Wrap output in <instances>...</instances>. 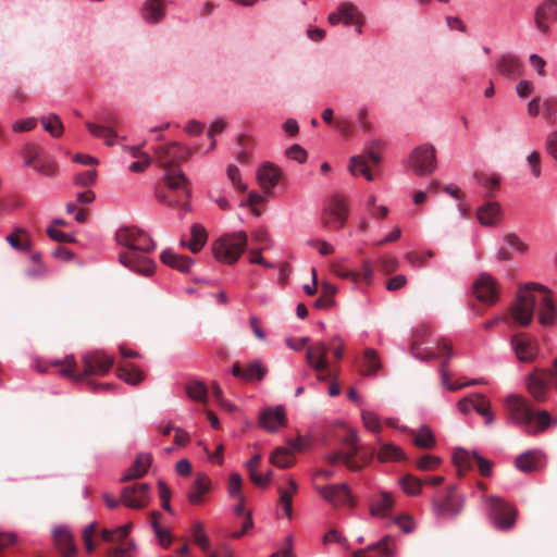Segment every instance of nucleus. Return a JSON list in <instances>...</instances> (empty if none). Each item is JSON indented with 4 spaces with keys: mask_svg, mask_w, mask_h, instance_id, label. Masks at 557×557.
I'll return each instance as SVG.
<instances>
[{
    "mask_svg": "<svg viewBox=\"0 0 557 557\" xmlns=\"http://www.w3.org/2000/svg\"><path fill=\"white\" fill-rule=\"evenodd\" d=\"M370 549L380 557H394L396 554V542L392 535H385L379 542L371 544Z\"/></svg>",
    "mask_w": 557,
    "mask_h": 557,
    "instance_id": "nucleus-41",
    "label": "nucleus"
},
{
    "mask_svg": "<svg viewBox=\"0 0 557 557\" xmlns=\"http://www.w3.org/2000/svg\"><path fill=\"white\" fill-rule=\"evenodd\" d=\"M190 239H182V246L188 248L193 253H198L208 240V233L206 228L198 223H195L190 230Z\"/></svg>",
    "mask_w": 557,
    "mask_h": 557,
    "instance_id": "nucleus-31",
    "label": "nucleus"
},
{
    "mask_svg": "<svg viewBox=\"0 0 557 557\" xmlns=\"http://www.w3.org/2000/svg\"><path fill=\"white\" fill-rule=\"evenodd\" d=\"M441 458L432 455H425L417 461V467L423 471L435 470L441 465Z\"/></svg>",
    "mask_w": 557,
    "mask_h": 557,
    "instance_id": "nucleus-60",
    "label": "nucleus"
},
{
    "mask_svg": "<svg viewBox=\"0 0 557 557\" xmlns=\"http://www.w3.org/2000/svg\"><path fill=\"white\" fill-rule=\"evenodd\" d=\"M149 490L150 487L147 483L125 486L121 492L122 503L132 509H143L150 500Z\"/></svg>",
    "mask_w": 557,
    "mask_h": 557,
    "instance_id": "nucleus-17",
    "label": "nucleus"
},
{
    "mask_svg": "<svg viewBox=\"0 0 557 557\" xmlns=\"http://www.w3.org/2000/svg\"><path fill=\"white\" fill-rule=\"evenodd\" d=\"M268 370L260 361H252L243 367L240 363H234L232 374L246 382L261 381Z\"/></svg>",
    "mask_w": 557,
    "mask_h": 557,
    "instance_id": "nucleus-21",
    "label": "nucleus"
},
{
    "mask_svg": "<svg viewBox=\"0 0 557 557\" xmlns=\"http://www.w3.org/2000/svg\"><path fill=\"white\" fill-rule=\"evenodd\" d=\"M474 177L479 184L491 191L497 189L500 183V178L498 176H487L483 173H475ZM490 196H492V193H490Z\"/></svg>",
    "mask_w": 557,
    "mask_h": 557,
    "instance_id": "nucleus-57",
    "label": "nucleus"
},
{
    "mask_svg": "<svg viewBox=\"0 0 557 557\" xmlns=\"http://www.w3.org/2000/svg\"><path fill=\"white\" fill-rule=\"evenodd\" d=\"M339 13L341 16L343 17V23H345L346 25L359 23V12L352 4L342 3L339 5Z\"/></svg>",
    "mask_w": 557,
    "mask_h": 557,
    "instance_id": "nucleus-53",
    "label": "nucleus"
},
{
    "mask_svg": "<svg viewBox=\"0 0 557 557\" xmlns=\"http://www.w3.org/2000/svg\"><path fill=\"white\" fill-rule=\"evenodd\" d=\"M159 512H152V527L162 546L169 547L171 544L170 534L162 530L158 523Z\"/></svg>",
    "mask_w": 557,
    "mask_h": 557,
    "instance_id": "nucleus-58",
    "label": "nucleus"
},
{
    "mask_svg": "<svg viewBox=\"0 0 557 557\" xmlns=\"http://www.w3.org/2000/svg\"><path fill=\"white\" fill-rule=\"evenodd\" d=\"M270 462L275 467L286 469L294 466L295 456L290 449L286 447H277L272 451Z\"/></svg>",
    "mask_w": 557,
    "mask_h": 557,
    "instance_id": "nucleus-36",
    "label": "nucleus"
},
{
    "mask_svg": "<svg viewBox=\"0 0 557 557\" xmlns=\"http://www.w3.org/2000/svg\"><path fill=\"white\" fill-rule=\"evenodd\" d=\"M226 172L232 185L239 191H246L247 186L242 182L238 168L234 164H230Z\"/></svg>",
    "mask_w": 557,
    "mask_h": 557,
    "instance_id": "nucleus-56",
    "label": "nucleus"
},
{
    "mask_svg": "<svg viewBox=\"0 0 557 557\" xmlns=\"http://www.w3.org/2000/svg\"><path fill=\"white\" fill-rule=\"evenodd\" d=\"M185 389L187 395L196 401L206 403L208 399V388L203 382H188L185 386Z\"/></svg>",
    "mask_w": 557,
    "mask_h": 557,
    "instance_id": "nucleus-46",
    "label": "nucleus"
},
{
    "mask_svg": "<svg viewBox=\"0 0 557 557\" xmlns=\"http://www.w3.org/2000/svg\"><path fill=\"white\" fill-rule=\"evenodd\" d=\"M160 259L164 264L183 273L188 272L194 263L191 258L174 253L169 249L161 252Z\"/></svg>",
    "mask_w": 557,
    "mask_h": 557,
    "instance_id": "nucleus-32",
    "label": "nucleus"
},
{
    "mask_svg": "<svg viewBox=\"0 0 557 557\" xmlns=\"http://www.w3.org/2000/svg\"><path fill=\"white\" fill-rule=\"evenodd\" d=\"M141 15L148 23L161 22L165 16V0H146L143 4Z\"/></svg>",
    "mask_w": 557,
    "mask_h": 557,
    "instance_id": "nucleus-30",
    "label": "nucleus"
},
{
    "mask_svg": "<svg viewBox=\"0 0 557 557\" xmlns=\"http://www.w3.org/2000/svg\"><path fill=\"white\" fill-rule=\"evenodd\" d=\"M487 510L495 527L499 530H509L516 521V511L497 496L486 498Z\"/></svg>",
    "mask_w": 557,
    "mask_h": 557,
    "instance_id": "nucleus-9",
    "label": "nucleus"
},
{
    "mask_svg": "<svg viewBox=\"0 0 557 557\" xmlns=\"http://www.w3.org/2000/svg\"><path fill=\"white\" fill-rule=\"evenodd\" d=\"M498 73L507 78H516L522 74V64L512 54H504L496 62Z\"/></svg>",
    "mask_w": 557,
    "mask_h": 557,
    "instance_id": "nucleus-28",
    "label": "nucleus"
},
{
    "mask_svg": "<svg viewBox=\"0 0 557 557\" xmlns=\"http://www.w3.org/2000/svg\"><path fill=\"white\" fill-rule=\"evenodd\" d=\"M297 491H298V485H297L296 481L292 478L287 479V487H283V486L278 487L280 503L283 507L285 515L288 517V519H292V517H293L292 500H293V496L297 493Z\"/></svg>",
    "mask_w": 557,
    "mask_h": 557,
    "instance_id": "nucleus-34",
    "label": "nucleus"
},
{
    "mask_svg": "<svg viewBox=\"0 0 557 557\" xmlns=\"http://www.w3.org/2000/svg\"><path fill=\"white\" fill-rule=\"evenodd\" d=\"M156 162L164 171V181L172 189H180L188 183L180 162H186L193 154L189 147L177 141L158 146L153 149Z\"/></svg>",
    "mask_w": 557,
    "mask_h": 557,
    "instance_id": "nucleus-3",
    "label": "nucleus"
},
{
    "mask_svg": "<svg viewBox=\"0 0 557 557\" xmlns=\"http://www.w3.org/2000/svg\"><path fill=\"white\" fill-rule=\"evenodd\" d=\"M34 170L41 175L53 176L58 172V165L52 158L42 154L36 165H34Z\"/></svg>",
    "mask_w": 557,
    "mask_h": 557,
    "instance_id": "nucleus-51",
    "label": "nucleus"
},
{
    "mask_svg": "<svg viewBox=\"0 0 557 557\" xmlns=\"http://www.w3.org/2000/svg\"><path fill=\"white\" fill-rule=\"evenodd\" d=\"M53 541L62 557H74L76 554V546L74 544L73 535L67 528L59 527L54 529Z\"/></svg>",
    "mask_w": 557,
    "mask_h": 557,
    "instance_id": "nucleus-25",
    "label": "nucleus"
},
{
    "mask_svg": "<svg viewBox=\"0 0 557 557\" xmlns=\"http://www.w3.org/2000/svg\"><path fill=\"white\" fill-rule=\"evenodd\" d=\"M349 171L354 175H363L368 181L373 180L369 162L364 156H356L350 159Z\"/></svg>",
    "mask_w": 557,
    "mask_h": 557,
    "instance_id": "nucleus-45",
    "label": "nucleus"
},
{
    "mask_svg": "<svg viewBox=\"0 0 557 557\" xmlns=\"http://www.w3.org/2000/svg\"><path fill=\"white\" fill-rule=\"evenodd\" d=\"M404 491L409 495H418L421 492L422 482L418 478L407 474L401 480Z\"/></svg>",
    "mask_w": 557,
    "mask_h": 557,
    "instance_id": "nucleus-54",
    "label": "nucleus"
},
{
    "mask_svg": "<svg viewBox=\"0 0 557 557\" xmlns=\"http://www.w3.org/2000/svg\"><path fill=\"white\" fill-rule=\"evenodd\" d=\"M281 175V169L273 163H264L257 171V180L265 193L274 188Z\"/></svg>",
    "mask_w": 557,
    "mask_h": 557,
    "instance_id": "nucleus-24",
    "label": "nucleus"
},
{
    "mask_svg": "<svg viewBox=\"0 0 557 557\" xmlns=\"http://www.w3.org/2000/svg\"><path fill=\"white\" fill-rule=\"evenodd\" d=\"M473 409L485 418V424L491 425L494 422V414L491 411V404L482 394H474Z\"/></svg>",
    "mask_w": 557,
    "mask_h": 557,
    "instance_id": "nucleus-44",
    "label": "nucleus"
},
{
    "mask_svg": "<svg viewBox=\"0 0 557 557\" xmlns=\"http://www.w3.org/2000/svg\"><path fill=\"white\" fill-rule=\"evenodd\" d=\"M117 375L126 383L136 385L144 380V373L133 363H125L117 368Z\"/></svg>",
    "mask_w": 557,
    "mask_h": 557,
    "instance_id": "nucleus-40",
    "label": "nucleus"
},
{
    "mask_svg": "<svg viewBox=\"0 0 557 557\" xmlns=\"http://www.w3.org/2000/svg\"><path fill=\"white\" fill-rule=\"evenodd\" d=\"M478 220L482 225L494 226L500 222L502 211L498 202L488 201L482 205L476 212Z\"/></svg>",
    "mask_w": 557,
    "mask_h": 557,
    "instance_id": "nucleus-29",
    "label": "nucleus"
},
{
    "mask_svg": "<svg viewBox=\"0 0 557 557\" xmlns=\"http://www.w3.org/2000/svg\"><path fill=\"white\" fill-rule=\"evenodd\" d=\"M433 257V252L432 251H428L425 253H417V252H408L406 255V260L414 268H421L425 264L426 260L429 258H432Z\"/></svg>",
    "mask_w": 557,
    "mask_h": 557,
    "instance_id": "nucleus-62",
    "label": "nucleus"
},
{
    "mask_svg": "<svg viewBox=\"0 0 557 557\" xmlns=\"http://www.w3.org/2000/svg\"><path fill=\"white\" fill-rule=\"evenodd\" d=\"M319 494L327 500L332 506L347 505L354 507L356 502L354 500L350 490L347 484H330L322 487H318Z\"/></svg>",
    "mask_w": 557,
    "mask_h": 557,
    "instance_id": "nucleus-18",
    "label": "nucleus"
},
{
    "mask_svg": "<svg viewBox=\"0 0 557 557\" xmlns=\"http://www.w3.org/2000/svg\"><path fill=\"white\" fill-rule=\"evenodd\" d=\"M97 180V171L88 170L83 173L77 174L74 177V183L82 187H88L95 184Z\"/></svg>",
    "mask_w": 557,
    "mask_h": 557,
    "instance_id": "nucleus-59",
    "label": "nucleus"
},
{
    "mask_svg": "<svg viewBox=\"0 0 557 557\" xmlns=\"http://www.w3.org/2000/svg\"><path fill=\"white\" fill-rule=\"evenodd\" d=\"M535 306H539V321L543 326L555 322L556 308L548 289L536 283L520 287L511 306V317L521 326H528L534 317Z\"/></svg>",
    "mask_w": 557,
    "mask_h": 557,
    "instance_id": "nucleus-1",
    "label": "nucleus"
},
{
    "mask_svg": "<svg viewBox=\"0 0 557 557\" xmlns=\"http://www.w3.org/2000/svg\"><path fill=\"white\" fill-rule=\"evenodd\" d=\"M504 240L508 246H510L512 249L517 250L518 252H525L528 249V246L519 238V236L515 233H508L505 235Z\"/></svg>",
    "mask_w": 557,
    "mask_h": 557,
    "instance_id": "nucleus-64",
    "label": "nucleus"
},
{
    "mask_svg": "<svg viewBox=\"0 0 557 557\" xmlns=\"http://www.w3.org/2000/svg\"><path fill=\"white\" fill-rule=\"evenodd\" d=\"M152 462V456L148 453L137 455L133 465L124 472L121 481L127 482L143 478Z\"/></svg>",
    "mask_w": 557,
    "mask_h": 557,
    "instance_id": "nucleus-26",
    "label": "nucleus"
},
{
    "mask_svg": "<svg viewBox=\"0 0 557 557\" xmlns=\"http://www.w3.org/2000/svg\"><path fill=\"white\" fill-rule=\"evenodd\" d=\"M191 535L194 542L201 548V550H203L205 553H209L210 541L206 534L205 527L201 522H194L191 528Z\"/></svg>",
    "mask_w": 557,
    "mask_h": 557,
    "instance_id": "nucleus-49",
    "label": "nucleus"
},
{
    "mask_svg": "<svg viewBox=\"0 0 557 557\" xmlns=\"http://www.w3.org/2000/svg\"><path fill=\"white\" fill-rule=\"evenodd\" d=\"M86 127L88 128V131L90 132V134L92 136L98 137V138H103L104 144L107 146L114 145V143H115L114 140L117 137V134L114 131V128H112L110 126H104L102 124H95L92 122H86Z\"/></svg>",
    "mask_w": 557,
    "mask_h": 557,
    "instance_id": "nucleus-37",
    "label": "nucleus"
},
{
    "mask_svg": "<svg viewBox=\"0 0 557 557\" xmlns=\"http://www.w3.org/2000/svg\"><path fill=\"white\" fill-rule=\"evenodd\" d=\"M382 368L376 350L367 348L360 364V373L364 376L374 375Z\"/></svg>",
    "mask_w": 557,
    "mask_h": 557,
    "instance_id": "nucleus-35",
    "label": "nucleus"
},
{
    "mask_svg": "<svg viewBox=\"0 0 557 557\" xmlns=\"http://www.w3.org/2000/svg\"><path fill=\"white\" fill-rule=\"evenodd\" d=\"M97 533V525L96 523H91L87 525L83 531V541L85 544V548L88 553H92L96 544L92 541V536Z\"/></svg>",
    "mask_w": 557,
    "mask_h": 557,
    "instance_id": "nucleus-61",
    "label": "nucleus"
},
{
    "mask_svg": "<svg viewBox=\"0 0 557 557\" xmlns=\"http://www.w3.org/2000/svg\"><path fill=\"white\" fill-rule=\"evenodd\" d=\"M413 443L420 448L430 449L435 446V438L431 430L426 426L421 428L418 432H411Z\"/></svg>",
    "mask_w": 557,
    "mask_h": 557,
    "instance_id": "nucleus-48",
    "label": "nucleus"
},
{
    "mask_svg": "<svg viewBox=\"0 0 557 557\" xmlns=\"http://www.w3.org/2000/svg\"><path fill=\"white\" fill-rule=\"evenodd\" d=\"M260 424L270 432H276L287 424L284 407L267 408L260 413Z\"/></svg>",
    "mask_w": 557,
    "mask_h": 557,
    "instance_id": "nucleus-22",
    "label": "nucleus"
},
{
    "mask_svg": "<svg viewBox=\"0 0 557 557\" xmlns=\"http://www.w3.org/2000/svg\"><path fill=\"white\" fill-rule=\"evenodd\" d=\"M336 293L335 286L324 283L322 285V295L314 301V307L319 309H325L331 307L333 302V296Z\"/></svg>",
    "mask_w": 557,
    "mask_h": 557,
    "instance_id": "nucleus-52",
    "label": "nucleus"
},
{
    "mask_svg": "<svg viewBox=\"0 0 557 557\" xmlns=\"http://www.w3.org/2000/svg\"><path fill=\"white\" fill-rule=\"evenodd\" d=\"M550 20H557V0H546L535 12V24L541 32L548 30L547 22Z\"/></svg>",
    "mask_w": 557,
    "mask_h": 557,
    "instance_id": "nucleus-27",
    "label": "nucleus"
},
{
    "mask_svg": "<svg viewBox=\"0 0 557 557\" xmlns=\"http://www.w3.org/2000/svg\"><path fill=\"white\" fill-rule=\"evenodd\" d=\"M48 363L52 367L59 369V373L65 377H69L74 381V376L76 373V361L73 355L66 356L64 359H53L49 360Z\"/></svg>",
    "mask_w": 557,
    "mask_h": 557,
    "instance_id": "nucleus-38",
    "label": "nucleus"
},
{
    "mask_svg": "<svg viewBox=\"0 0 557 557\" xmlns=\"http://www.w3.org/2000/svg\"><path fill=\"white\" fill-rule=\"evenodd\" d=\"M135 548L133 542H127L126 544H121L117 546H112L107 552V557H127V553Z\"/></svg>",
    "mask_w": 557,
    "mask_h": 557,
    "instance_id": "nucleus-63",
    "label": "nucleus"
},
{
    "mask_svg": "<svg viewBox=\"0 0 557 557\" xmlns=\"http://www.w3.org/2000/svg\"><path fill=\"white\" fill-rule=\"evenodd\" d=\"M211 488V480L205 473H198L197 478L187 492L188 502L191 505H201L205 503V496Z\"/></svg>",
    "mask_w": 557,
    "mask_h": 557,
    "instance_id": "nucleus-23",
    "label": "nucleus"
},
{
    "mask_svg": "<svg viewBox=\"0 0 557 557\" xmlns=\"http://www.w3.org/2000/svg\"><path fill=\"white\" fill-rule=\"evenodd\" d=\"M506 407L509 418L515 423L523 424L527 432L530 434L544 431L552 420L546 410H542L535 414L529 403L519 396H508Z\"/></svg>",
    "mask_w": 557,
    "mask_h": 557,
    "instance_id": "nucleus-4",
    "label": "nucleus"
},
{
    "mask_svg": "<svg viewBox=\"0 0 557 557\" xmlns=\"http://www.w3.org/2000/svg\"><path fill=\"white\" fill-rule=\"evenodd\" d=\"M329 347L323 342H317L310 345L306 352L308 366L317 373V379L322 382L337 379L338 372L331 368L329 359Z\"/></svg>",
    "mask_w": 557,
    "mask_h": 557,
    "instance_id": "nucleus-7",
    "label": "nucleus"
},
{
    "mask_svg": "<svg viewBox=\"0 0 557 557\" xmlns=\"http://www.w3.org/2000/svg\"><path fill=\"white\" fill-rule=\"evenodd\" d=\"M512 348L517 355V358L522 362H531L535 359L537 354V345L527 334H516L511 338Z\"/></svg>",
    "mask_w": 557,
    "mask_h": 557,
    "instance_id": "nucleus-20",
    "label": "nucleus"
},
{
    "mask_svg": "<svg viewBox=\"0 0 557 557\" xmlns=\"http://www.w3.org/2000/svg\"><path fill=\"white\" fill-rule=\"evenodd\" d=\"M348 216V208L343 198L332 197L322 214V224L326 228H342Z\"/></svg>",
    "mask_w": 557,
    "mask_h": 557,
    "instance_id": "nucleus-13",
    "label": "nucleus"
},
{
    "mask_svg": "<svg viewBox=\"0 0 557 557\" xmlns=\"http://www.w3.org/2000/svg\"><path fill=\"white\" fill-rule=\"evenodd\" d=\"M543 454L540 450H529L516 458L515 465L522 472H532L540 468Z\"/></svg>",
    "mask_w": 557,
    "mask_h": 557,
    "instance_id": "nucleus-33",
    "label": "nucleus"
},
{
    "mask_svg": "<svg viewBox=\"0 0 557 557\" xmlns=\"http://www.w3.org/2000/svg\"><path fill=\"white\" fill-rule=\"evenodd\" d=\"M361 418H362L363 425L368 430H370L374 433L381 432L382 426H381L380 420L375 413H373L372 411L364 410L361 413Z\"/></svg>",
    "mask_w": 557,
    "mask_h": 557,
    "instance_id": "nucleus-55",
    "label": "nucleus"
},
{
    "mask_svg": "<svg viewBox=\"0 0 557 557\" xmlns=\"http://www.w3.org/2000/svg\"><path fill=\"white\" fill-rule=\"evenodd\" d=\"M44 129L52 137L59 138L63 135L64 126L59 115L50 113L40 117Z\"/></svg>",
    "mask_w": 557,
    "mask_h": 557,
    "instance_id": "nucleus-39",
    "label": "nucleus"
},
{
    "mask_svg": "<svg viewBox=\"0 0 557 557\" xmlns=\"http://www.w3.org/2000/svg\"><path fill=\"white\" fill-rule=\"evenodd\" d=\"M188 184L189 182L180 189H172L168 186L166 182L164 181L163 186L160 185L156 188V198L161 203H164L170 207H182L185 211H187V200L189 198Z\"/></svg>",
    "mask_w": 557,
    "mask_h": 557,
    "instance_id": "nucleus-16",
    "label": "nucleus"
},
{
    "mask_svg": "<svg viewBox=\"0 0 557 557\" xmlns=\"http://www.w3.org/2000/svg\"><path fill=\"white\" fill-rule=\"evenodd\" d=\"M394 499L389 493H382L377 498L372 500L371 515L372 516H385L388 510L393 507Z\"/></svg>",
    "mask_w": 557,
    "mask_h": 557,
    "instance_id": "nucleus-42",
    "label": "nucleus"
},
{
    "mask_svg": "<svg viewBox=\"0 0 557 557\" xmlns=\"http://www.w3.org/2000/svg\"><path fill=\"white\" fill-rule=\"evenodd\" d=\"M554 384V373L549 369H535L527 379V388L539 403L545 401L549 385Z\"/></svg>",
    "mask_w": 557,
    "mask_h": 557,
    "instance_id": "nucleus-12",
    "label": "nucleus"
},
{
    "mask_svg": "<svg viewBox=\"0 0 557 557\" xmlns=\"http://www.w3.org/2000/svg\"><path fill=\"white\" fill-rule=\"evenodd\" d=\"M113 362L112 357L101 351L87 352L82 357L83 372L74 376V382H82L90 375H106Z\"/></svg>",
    "mask_w": 557,
    "mask_h": 557,
    "instance_id": "nucleus-8",
    "label": "nucleus"
},
{
    "mask_svg": "<svg viewBox=\"0 0 557 557\" xmlns=\"http://www.w3.org/2000/svg\"><path fill=\"white\" fill-rule=\"evenodd\" d=\"M247 244L248 236L245 232L228 233L212 244V252L218 261L233 264L240 258Z\"/></svg>",
    "mask_w": 557,
    "mask_h": 557,
    "instance_id": "nucleus-5",
    "label": "nucleus"
},
{
    "mask_svg": "<svg viewBox=\"0 0 557 557\" xmlns=\"http://www.w3.org/2000/svg\"><path fill=\"white\" fill-rule=\"evenodd\" d=\"M132 529V523L119 527L114 530L102 529L101 540L106 543H120L127 537Z\"/></svg>",
    "mask_w": 557,
    "mask_h": 557,
    "instance_id": "nucleus-43",
    "label": "nucleus"
},
{
    "mask_svg": "<svg viewBox=\"0 0 557 557\" xmlns=\"http://www.w3.org/2000/svg\"><path fill=\"white\" fill-rule=\"evenodd\" d=\"M115 238L126 248L119 255L121 264L140 275L153 274L156 263L148 253L156 249V244L147 233L136 226H127L120 228Z\"/></svg>",
    "mask_w": 557,
    "mask_h": 557,
    "instance_id": "nucleus-2",
    "label": "nucleus"
},
{
    "mask_svg": "<svg viewBox=\"0 0 557 557\" xmlns=\"http://www.w3.org/2000/svg\"><path fill=\"white\" fill-rule=\"evenodd\" d=\"M24 164L34 169V165L38 162L42 156V149L35 144H26L22 150Z\"/></svg>",
    "mask_w": 557,
    "mask_h": 557,
    "instance_id": "nucleus-50",
    "label": "nucleus"
},
{
    "mask_svg": "<svg viewBox=\"0 0 557 557\" xmlns=\"http://www.w3.org/2000/svg\"><path fill=\"white\" fill-rule=\"evenodd\" d=\"M418 335L414 336V339L411 344V354L418 358V359H421V360H430V359H433V358H443L444 361L442 362L441 364V369H440V372H441V377H442V383L443 385H445L447 387V385H449V373L447 371V364H448V361H449V358L453 356V346L451 344L446 341V339H443L438 343V346H437V352L434 354V352H429L426 354L425 356L421 355L419 352V348H420V343L417 338Z\"/></svg>",
    "mask_w": 557,
    "mask_h": 557,
    "instance_id": "nucleus-11",
    "label": "nucleus"
},
{
    "mask_svg": "<svg viewBox=\"0 0 557 557\" xmlns=\"http://www.w3.org/2000/svg\"><path fill=\"white\" fill-rule=\"evenodd\" d=\"M476 299L486 305H494L498 299L497 282L490 274H481L473 283Z\"/></svg>",
    "mask_w": 557,
    "mask_h": 557,
    "instance_id": "nucleus-19",
    "label": "nucleus"
},
{
    "mask_svg": "<svg viewBox=\"0 0 557 557\" xmlns=\"http://www.w3.org/2000/svg\"><path fill=\"white\" fill-rule=\"evenodd\" d=\"M377 457L383 462L392 460L398 461L405 459V453L398 446L393 444H383L380 447Z\"/></svg>",
    "mask_w": 557,
    "mask_h": 557,
    "instance_id": "nucleus-47",
    "label": "nucleus"
},
{
    "mask_svg": "<svg viewBox=\"0 0 557 557\" xmlns=\"http://www.w3.org/2000/svg\"><path fill=\"white\" fill-rule=\"evenodd\" d=\"M463 508V497L457 493L454 485L444 493L436 494L432 499V512L441 519H455Z\"/></svg>",
    "mask_w": 557,
    "mask_h": 557,
    "instance_id": "nucleus-6",
    "label": "nucleus"
},
{
    "mask_svg": "<svg viewBox=\"0 0 557 557\" xmlns=\"http://www.w3.org/2000/svg\"><path fill=\"white\" fill-rule=\"evenodd\" d=\"M346 445L349 446V450L344 453L342 450L335 451L333 454H330L326 457V460L332 463H343L345 465L349 470L357 471L362 468V463H360L358 460H356V457L359 453L358 448V435L355 431H350L349 434L345 438Z\"/></svg>",
    "mask_w": 557,
    "mask_h": 557,
    "instance_id": "nucleus-14",
    "label": "nucleus"
},
{
    "mask_svg": "<svg viewBox=\"0 0 557 557\" xmlns=\"http://www.w3.org/2000/svg\"><path fill=\"white\" fill-rule=\"evenodd\" d=\"M453 459L459 472L471 469L476 465L483 476H490L492 473V462L481 457L476 451L457 448L454 451Z\"/></svg>",
    "mask_w": 557,
    "mask_h": 557,
    "instance_id": "nucleus-15",
    "label": "nucleus"
},
{
    "mask_svg": "<svg viewBox=\"0 0 557 557\" xmlns=\"http://www.w3.org/2000/svg\"><path fill=\"white\" fill-rule=\"evenodd\" d=\"M409 165L418 175H429L436 169V151L431 145L417 147L409 157Z\"/></svg>",
    "mask_w": 557,
    "mask_h": 557,
    "instance_id": "nucleus-10",
    "label": "nucleus"
}]
</instances>
